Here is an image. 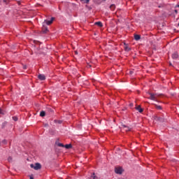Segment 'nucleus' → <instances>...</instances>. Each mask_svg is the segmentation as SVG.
<instances>
[{"mask_svg":"<svg viewBox=\"0 0 179 179\" xmlns=\"http://www.w3.org/2000/svg\"><path fill=\"white\" fill-rule=\"evenodd\" d=\"M38 78L40 80H45V76H44V74H39L38 76Z\"/></svg>","mask_w":179,"mask_h":179,"instance_id":"39448f33","label":"nucleus"},{"mask_svg":"<svg viewBox=\"0 0 179 179\" xmlns=\"http://www.w3.org/2000/svg\"><path fill=\"white\" fill-rule=\"evenodd\" d=\"M89 179H97V176L94 173H92Z\"/></svg>","mask_w":179,"mask_h":179,"instance_id":"9d476101","label":"nucleus"},{"mask_svg":"<svg viewBox=\"0 0 179 179\" xmlns=\"http://www.w3.org/2000/svg\"><path fill=\"white\" fill-rule=\"evenodd\" d=\"M134 40L138 41V40H141V36L138 34L134 35Z\"/></svg>","mask_w":179,"mask_h":179,"instance_id":"1a4fd4ad","label":"nucleus"},{"mask_svg":"<svg viewBox=\"0 0 179 179\" xmlns=\"http://www.w3.org/2000/svg\"><path fill=\"white\" fill-rule=\"evenodd\" d=\"M110 10H115V4H111L110 6Z\"/></svg>","mask_w":179,"mask_h":179,"instance_id":"f8f14e48","label":"nucleus"},{"mask_svg":"<svg viewBox=\"0 0 179 179\" xmlns=\"http://www.w3.org/2000/svg\"><path fill=\"white\" fill-rule=\"evenodd\" d=\"M150 94V99L156 101V98L157 97V94L149 93Z\"/></svg>","mask_w":179,"mask_h":179,"instance_id":"f03ea898","label":"nucleus"},{"mask_svg":"<svg viewBox=\"0 0 179 179\" xmlns=\"http://www.w3.org/2000/svg\"><path fill=\"white\" fill-rule=\"evenodd\" d=\"M61 122H62L61 121H59V124H61Z\"/></svg>","mask_w":179,"mask_h":179,"instance_id":"a878e982","label":"nucleus"},{"mask_svg":"<svg viewBox=\"0 0 179 179\" xmlns=\"http://www.w3.org/2000/svg\"><path fill=\"white\" fill-rule=\"evenodd\" d=\"M115 172L116 174H122V168H115Z\"/></svg>","mask_w":179,"mask_h":179,"instance_id":"20e7f679","label":"nucleus"},{"mask_svg":"<svg viewBox=\"0 0 179 179\" xmlns=\"http://www.w3.org/2000/svg\"><path fill=\"white\" fill-rule=\"evenodd\" d=\"M48 29H46V31H48Z\"/></svg>","mask_w":179,"mask_h":179,"instance_id":"bb28decb","label":"nucleus"},{"mask_svg":"<svg viewBox=\"0 0 179 179\" xmlns=\"http://www.w3.org/2000/svg\"><path fill=\"white\" fill-rule=\"evenodd\" d=\"M29 179H34L32 176H30Z\"/></svg>","mask_w":179,"mask_h":179,"instance_id":"393cba45","label":"nucleus"},{"mask_svg":"<svg viewBox=\"0 0 179 179\" xmlns=\"http://www.w3.org/2000/svg\"><path fill=\"white\" fill-rule=\"evenodd\" d=\"M8 160L9 163H12V160H13L12 157H9L8 158Z\"/></svg>","mask_w":179,"mask_h":179,"instance_id":"6ab92c4d","label":"nucleus"},{"mask_svg":"<svg viewBox=\"0 0 179 179\" xmlns=\"http://www.w3.org/2000/svg\"><path fill=\"white\" fill-rule=\"evenodd\" d=\"M178 7H179V6H178Z\"/></svg>","mask_w":179,"mask_h":179,"instance_id":"cd10ccee","label":"nucleus"},{"mask_svg":"<svg viewBox=\"0 0 179 179\" xmlns=\"http://www.w3.org/2000/svg\"><path fill=\"white\" fill-rule=\"evenodd\" d=\"M155 108H157V110H162V106H161L155 105Z\"/></svg>","mask_w":179,"mask_h":179,"instance_id":"a211bd4d","label":"nucleus"},{"mask_svg":"<svg viewBox=\"0 0 179 179\" xmlns=\"http://www.w3.org/2000/svg\"><path fill=\"white\" fill-rule=\"evenodd\" d=\"M135 108L138 111V113H143V109L141 108V105L136 106Z\"/></svg>","mask_w":179,"mask_h":179,"instance_id":"423d86ee","label":"nucleus"},{"mask_svg":"<svg viewBox=\"0 0 179 179\" xmlns=\"http://www.w3.org/2000/svg\"><path fill=\"white\" fill-rule=\"evenodd\" d=\"M0 114H5V113H3V110H2V109H1V108H0Z\"/></svg>","mask_w":179,"mask_h":179,"instance_id":"4be33fe9","label":"nucleus"},{"mask_svg":"<svg viewBox=\"0 0 179 179\" xmlns=\"http://www.w3.org/2000/svg\"><path fill=\"white\" fill-rule=\"evenodd\" d=\"M55 20V18L52 17L50 20H45V22L46 23V24H48V26H50V24H52V22H54Z\"/></svg>","mask_w":179,"mask_h":179,"instance_id":"7ed1b4c3","label":"nucleus"},{"mask_svg":"<svg viewBox=\"0 0 179 179\" xmlns=\"http://www.w3.org/2000/svg\"><path fill=\"white\" fill-rule=\"evenodd\" d=\"M30 167L34 169V170H40V169H41V164H40V163H36L35 165L31 164Z\"/></svg>","mask_w":179,"mask_h":179,"instance_id":"f257e3e1","label":"nucleus"},{"mask_svg":"<svg viewBox=\"0 0 179 179\" xmlns=\"http://www.w3.org/2000/svg\"><path fill=\"white\" fill-rule=\"evenodd\" d=\"M175 13H178V11L177 10H175Z\"/></svg>","mask_w":179,"mask_h":179,"instance_id":"b1692460","label":"nucleus"},{"mask_svg":"<svg viewBox=\"0 0 179 179\" xmlns=\"http://www.w3.org/2000/svg\"><path fill=\"white\" fill-rule=\"evenodd\" d=\"M3 143L6 144V140H3Z\"/></svg>","mask_w":179,"mask_h":179,"instance_id":"5701e85b","label":"nucleus"},{"mask_svg":"<svg viewBox=\"0 0 179 179\" xmlns=\"http://www.w3.org/2000/svg\"><path fill=\"white\" fill-rule=\"evenodd\" d=\"M13 120L14 121H17V117H13Z\"/></svg>","mask_w":179,"mask_h":179,"instance_id":"aec40b11","label":"nucleus"},{"mask_svg":"<svg viewBox=\"0 0 179 179\" xmlns=\"http://www.w3.org/2000/svg\"><path fill=\"white\" fill-rule=\"evenodd\" d=\"M57 146H59V148H65V145H64V144L61 143H59L57 144Z\"/></svg>","mask_w":179,"mask_h":179,"instance_id":"dca6fc26","label":"nucleus"},{"mask_svg":"<svg viewBox=\"0 0 179 179\" xmlns=\"http://www.w3.org/2000/svg\"><path fill=\"white\" fill-rule=\"evenodd\" d=\"M40 116L41 117H45V112L44 110H42L41 113H40Z\"/></svg>","mask_w":179,"mask_h":179,"instance_id":"4468645a","label":"nucleus"},{"mask_svg":"<svg viewBox=\"0 0 179 179\" xmlns=\"http://www.w3.org/2000/svg\"><path fill=\"white\" fill-rule=\"evenodd\" d=\"M64 148H66V149H71V148H72V144H66L64 145Z\"/></svg>","mask_w":179,"mask_h":179,"instance_id":"ddd939ff","label":"nucleus"},{"mask_svg":"<svg viewBox=\"0 0 179 179\" xmlns=\"http://www.w3.org/2000/svg\"><path fill=\"white\" fill-rule=\"evenodd\" d=\"M95 24L99 27H103V23L101 22H95Z\"/></svg>","mask_w":179,"mask_h":179,"instance_id":"9b49d317","label":"nucleus"},{"mask_svg":"<svg viewBox=\"0 0 179 179\" xmlns=\"http://www.w3.org/2000/svg\"><path fill=\"white\" fill-rule=\"evenodd\" d=\"M172 58H173V59H177V58H178V52H175L172 55Z\"/></svg>","mask_w":179,"mask_h":179,"instance_id":"0eeeda50","label":"nucleus"},{"mask_svg":"<svg viewBox=\"0 0 179 179\" xmlns=\"http://www.w3.org/2000/svg\"><path fill=\"white\" fill-rule=\"evenodd\" d=\"M81 2H83V3H89L90 0H80Z\"/></svg>","mask_w":179,"mask_h":179,"instance_id":"f3484780","label":"nucleus"},{"mask_svg":"<svg viewBox=\"0 0 179 179\" xmlns=\"http://www.w3.org/2000/svg\"><path fill=\"white\" fill-rule=\"evenodd\" d=\"M124 128V130L126 131H131V129H129V127L125 126V125H123Z\"/></svg>","mask_w":179,"mask_h":179,"instance_id":"2eb2a0df","label":"nucleus"},{"mask_svg":"<svg viewBox=\"0 0 179 179\" xmlns=\"http://www.w3.org/2000/svg\"><path fill=\"white\" fill-rule=\"evenodd\" d=\"M126 51H131V48L126 47Z\"/></svg>","mask_w":179,"mask_h":179,"instance_id":"412c9836","label":"nucleus"},{"mask_svg":"<svg viewBox=\"0 0 179 179\" xmlns=\"http://www.w3.org/2000/svg\"><path fill=\"white\" fill-rule=\"evenodd\" d=\"M155 120L159 121L160 122H164V118L160 117H156Z\"/></svg>","mask_w":179,"mask_h":179,"instance_id":"6e6552de","label":"nucleus"}]
</instances>
